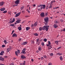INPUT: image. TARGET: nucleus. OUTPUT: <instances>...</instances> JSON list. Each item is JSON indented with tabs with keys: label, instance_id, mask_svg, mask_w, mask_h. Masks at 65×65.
I'll use <instances>...</instances> for the list:
<instances>
[{
	"label": "nucleus",
	"instance_id": "1",
	"mask_svg": "<svg viewBox=\"0 0 65 65\" xmlns=\"http://www.w3.org/2000/svg\"><path fill=\"white\" fill-rule=\"evenodd\" d=\"M20 0H17L15 2V3L16 5H14L13 6V7H15V6H18V4H19L20 3Z\"/></svg>",
	"mask_w": 65,
	"mask_h": 65
},
{
	"label": "nucleus",
	"instance_id": "2",
	"mask_svg": "<svg viewBox=\"0 0 65 65\" xmlns=\"http://www.w3.org/2000/svg\"><path fill=\"white\" fill-rule=\"evenodd\" d=\"M43 27L44 30H45L47 31L48 30V27H50V26L49 25L44 26Z\"/></svg>",
	"mask_w": 65,
	"mask_h": 65
},
{
	"label": "nucleus",
	"instance_id": "3",
	"mask_svg": "<svg viewBox=\"0 0 65 65\" xmlns=\"http://www.w3.org/2000/svg\"><path fill=\"white\" fill-rule=\"evenodd\" d=\"M42 8L41 7V5H39L38 6V10L39 11H41V10H42Z\"/></svg>",
	"mask_w": 65,
	"mask_h": 65
},
{
	"label": "nucleus",
	"instance_id": "4",
	"mask_svg": "<svg viewBox=\"0 0 65 65\" xmlns=\"http://www.w3.org/2000/svg\"><path fill=\"white\" fill-rule=\"evenodd\" d=\"M26 49L25 48H24L22 51V52H21V54H25L26 53L25 52V51H26Z\"/></svg>",
	"mask_w": 65,
	"mask_h": 65
},
{
	"label": "nucleus",
	"instance_id": "5",
	"mask_svg": "<svg viewBox=\"0 0 65 65\" xmlns=\"http://www.w3.org/2000/svg\"><path fill=\"white\" fill-rule=\"evenodd\" d=\"M17 51H15V54L16 55H17V56H18V54H19L20 53V50H18Z\"/></svg>",
	"mask_w": 65,
	"mask_h": 65
},
{
	"label": "nucleus",
	"instance_id": "6",
	"mask_svg": "<svg viewBox=\"0 0 65 65\" xmlns=\"http://www.w3.org/2000/svg\"><path fill=\"white\" fill-rule=\"evenodd\" d=\"M44 20L45 23H47V22H48V17H46L45 18Z\"/></svg>",
	"mask_w": 65,
	"mask_h": 65
},
{
	"label": "nucleus",
	"instance_id": "7",
	"mask_svg": "<svg viewBox=\"0 0 65 65\" xmlns=\"http://www.w3.org/2000/svg\"><path fill=\"white\" fill-rule=\"evenodd\" d=\"M41 7H42V9H45V5H41Z\"/></svg>",
	"mask_w": 65,
	"mask_h": 65
},
{
	"label": "nucleus",
	"instance_id": "8",
	"mask_svg": "<svg viewBox=\"0 0 65 65\" xmlns=\"http://www.w3.org/2000/svg\"><path fill=\"white\" fill-rule=\"evenodd\" d=\"M4 58H3L2 56H0V61H4Z\"/></svg>",
	"mask_w": 65,
	"mask_h": 65
},
{
	"label": "nucleus",
	"instance_id": "9",
	"mask_svg": "<svg viewBox=\"0 0 65 65\" xmlns=\"http://www.w3.org/2000/svg\"><path fill=\"white\" fill-rule=\"evenodd\" d=\"M21 57L22 59H25L26 58V57L24 56L23 55H21Z\"/></svg>",
	"mask_w": 65,
	"mask_h": 65
},
{
	"label": "nucleus",
	"instance_id": "10",
	"mask_svg": "<svg viewBox=\"0 0 65 65\" xmlns=\"http://www.w3.org/2000/svg\"><path fill=\"white\" fill-rule=\"evenodd\" d=\"M20 14H21V13L20 12H19L15 16V17L16 18H17V17H19L20 15Z\"/></svg>",
	"mask_w": 65,
	"mask_h": 65
},
{
	"label": "nucleus",
	"instance_id": "11",
	"mask_svg": "<svg viewBox=\"0 0 65 65\" xmlns=\"http://www.w3.org/2000/svg\"><path fill=\"white\" fill-rule=\"evenodd\" d=\"M21 21L20 20H18L17 21H16V23H15V24H18V23H20Z\"/></svg>",
	"mask_w": 65,
	"mask_h": 65
},
{
	"label": "nucleus",
	"instance_id": "12",
	"mask_svg": "<svg viewBox=\"0 0 65 65\" xmlns=\"http://www.w3.org/2000/svg\"><path fill=\"white\" fill-rule=\"evenodd\" d=\"M41 16V17H44V13H42L40 14Z\"/></svg>",
	"mask_w": 65,
	"mask_h": 65
},
{
	"label": "nucleus",
	"instance_id": "13",
	"mask_svg": "<svg viewBox=\"0 0 65 65\" xmlns=\"http://www.w3.org/2000/svg\"><path fill=\"white\" fill-rule=\"evenodd\" d=\"M4 3H5L4 2H1V3H0V6H3V4H4Z\"/></svg>",
	"mask_w": 65,
	"mask_h": 65
},
{
	"label": "nucleus",
	"instance_id": "14",
	"mask_svg": "<svg viewBox=\"0 0 65 65\" xmlns=\"http://www.w3.org/2000/svg\"><path fill=\"white\" fill-rule=\"evenodd\" d=\"M17 35L15 34H14L12 35V37H17Z\"/></svg>",
	"mask_w": 65,
	"mask_h": 65
},
{
	"label": "nucleus",
	"instance_id": "15",
	"mask_svg": "<svg viewBox=\"0 0 65 65\" xmlns=\"http://www.w3.org/2000/svg\"><path fill=\"white\" fill-rule=\"evenodd\" d=\"M11 50V49L10 48H8L7 49V52H9V51H10Z\"/></svg>",
	"mask_w": 65,
	"mask_h": 65
},
{
	"label": "nucleus",
	"instance_id": "16",
	"mask_svg": "<svg viewBox=\"0 0 65 65\" xmlns=\"http://www.w3.org/2000/svg\"><path fill=\"white\" fill-rule=\"evenodd\" d=\"M5 10V9L4 8H2L0 9V10L2 11H3Z\"/></svg>",
	"mask_w": 65,
	"mask_h": 65
},
{
	"label": "nucleus",
	"instance_id": "17",
	"mask_svg": "<svg viewBox=\"0 0 65 65\" xmlns=\"http://www.w3.org/2000/svg\"><path fill=\"white\" fill-rule=\"evenodd\" d=\"M57 27H58V26L57 25V24H55L54 25V28H57Z\"/></svg>",
	"mask_w": 65,
	"mask_h": 65
},
{
	"label": "nucleus",
	"instance_id": "18",
	"mask_svg": "<svg viewBox=\"0 0 65 65\" xmlns=\"http://www.w3.org/2000/svg\"><path fill=\"white\" fill-rule=\"evenodd\" d=\"M44 30L43 27H40L39 28V30L40 31H41V30Z\"/></svg>",
	"mask_w": 65,
	"mask_h": 65
},
{
	"label": "nucleus",
	"instance_id": "19",
	"mask_svg": "<svg viewBox=\"0 0 65 65\" xmlns=\"http://www.w3.org/2000/svg\"><path fill=\"white\" fill-rule=\"evenodd\" d=\"M30 29V27H26V31H28V30Z\"/></svg>",
	"mask_w": 65,
	"mask_h": 65
},
{
	"label": "nucleus",
	"instance_id": "20",
	"mask_svg": "<svg viewBox=\"0 0 65 65\" xmlns=\"http://www.w3.org/2000/svg\"><path fill=\"white\" fill-rule=\"evenodd\" d=\"M27 44V42H25L22 43V45H25V44Z\"/></svg>",
	"mask_w": 65,
	"mask_h": 65
},
{
	"label": "nucleus",
	"instance_id": "21",
	"mask_svg": "<svg viewBox=\"0 0 65 65\" xmlns=\"http://www.w3.org/2000/svg\"><path fill=\"white\" fill-rule=\"evenodd\" d=\"M42 41V39L39 40V39L38 38V39H36V42L37 41Z\"/></svg>",
	"mask_w": 65,
	"mask_h": 65
},
{
	"label": "nucleus",
	"instance_id": "22",
	"mask_svg": "<svg viewBox=\"0 0 65 65\" xmlns=\"http://www.w3.org/2000/svg\"><path fill=\"white\" fill-rule=\"evenodd\" d=\"M18 29L19 30H22V27H18Z\"/></svg>",
	"mask_w": 65,
	"mask_h": 65
},
{
	"label": "nucleus",
	"instance_id": "23",
	"mask_svg": "<svg viewBox=\"0 0 65 65\" xmlns=\"http://www.w3.org/2000/svg\"><path fill=\"white\" fill-rule=\"evenodd\" d=\"M30 42L31 43L34 44V41L31 40L30 41Z\"/></svg>",
	"mask_w": 65,
	"mask_h": 65
},
{
	"label": "nucleus",
	"instance_id": "24",
	"mask_svg": "<svg viewBox=\"0 0 65 65\" xmlns=\"http://www.w3.org/2000/svg\"><path fill=\"white\" fill-rule=\"evenodd\" d=\"M37 25V22H36L34 24V26H35V27H36V26Z\"/></svg>",
	"mask_w": 65,
	"mask_h": 65
},
{
	"label": "nucleus",
	"instance_id": "25",
	"mask_svg": "<svg viewBox=\"0 0 65 65\" xmlns=\"http://www.w3.org/2000/svg\"><path fill=\"white\" fill-rule=\"evenodd\" d=\"M38 50L40 51L41 50V47L40 46L39 47Z\"/></svg>",
	"mask_w": 65,
	"mask_h": 65
},
{
	"label": "nucleus",
	"instance_id": "26",
	"mask_svg": "<svg viewBox=\"0 0 65 65\" xmlns=\"http://www.w3.org/2000/svg\"><path fill=\"white\" fill-rule=\"evenodd\" d=\"M34 35L37 36H38V34L37 33H35L34 34Z\"/></svg>",
	"mask_w": 65,
	"mask_h": 65
},
{
	"label": "nucleus",
	"instance_id": "27",
	"mask_svg": "<svg viewBox=\"0 0 65 65\" xmlns=\"http://www.w3.org/2000/svg\"><path fill=\"white\" fill-rule=\"evenodd\" d=\"M4 43H5V44H7V41L6 40H4Z\"/></svg>",
	"mask_w": 65,
	"mask_h": 65
},
{
	"label": "nucleus",
	"instance_id": "28",
	"mask_svg": "<svg viewBox=\"0 0 65 65\" xmlns=\"http://www.w3.org/2000/svg\"><path fill=\"white\" fill-rule=\"evenodd\" d=\"M60 59L61 61H62V60H63V57H62L60 56Z\"/></svg>",
	"mask_w": 65,
	"mask_h": 65
},
{
	"label": "nucleus",
	"instance_id": "29",
	"mask_svg": "<svg viewBox=\"0 0 65 65\" xmlns=\"http://www.w3.org/2000/svg\"><path fill=\"white\" fill-rule=\"evenodd\" d=\"M54 23H59V22L57 21V20H55Z\"/></svg>",
	"mask_w": 65,
	"mask_h": 65
},
{
	"label": "nucleus",
	"instance_id": "30",
	"mask_svg": "<svg viewBox=\"0 0 65 65\" xmlns=\"http://www.w3.org/2000/svg\"><path fill=\"white\" fill-rule=\"evenodd\" d=\"M55 43H56V44H57V45H58V41H55Z\"/></svg>",
	"mask_w": 65,
	"mask_h": 65
},
{
	"label": "nucleus",
	"instance_id": "31",
	"mask_svg": "<svg viewBox=\"0 0 65 65\" xmlns=\"http://www.w3.org/2000/svg\"><path fill=\"white\" fill-rule=\"evenodd\" d=\"M36 42V43L38 44V45H39V44L40 43V42L37 41Z\"/></svg>",
	"mask_w": 65,
	"mask_h": 65
},
{
	"label": "nucleus",
	"instance_id": "32",
	"mask_svg": "<svg viewBox=\"0 0 65 65\" xmlns=\"http://www.w3.org/2000/svg\"><path fill=\"white\" fill-rule=\"evenodd\" d=\"M10 26H13V27H14V24H10Z\"/></svg>",
	"mask_w": 65,
	"mask_h": 65
},
{
	"label": "nucleus",
	"instance_id": "33",
	"mask_svg": "<svg viewBox=\"0 0 65 65\" xmlns=\"http://www.w3.org/2000/svg\"><path fill=\"white\" fill-rule=\"evenodd\" d=\"M13 22L12 21V20H11V21H10L9 22V23L10 24H12V23H13Z\"/></svg>",
	"mask_w": 65,
	"mask_h": 65
},
{
	"label": "nucleus",
	"instance_id": "34",
	"mask_svg": "<svg viewBox=\"0 0 65 65\" xmlns=\"http://www.w3.org/2000/svg\"><path fill=\"white\" fill-rule=\"evenodd\" d=\"M24 6H23L21 7V10H23V9H24Z\"/></svg>",
	"mask_w": 65,
	"mask_h": 65
},
{
	"label": "nucleus",
	"instance_id": "35",
	"mask_svg": "<svg viewBox=\"0 0 65 65\" xmlns=\"http://www.w3.org/2000/svg\"><path fill=\"white\" fill-rule=\"evenodd\" d=\"M55 2V0L52 1L51 2V4H52V3H53V2Z\"/></svg>",
	"mask_w": 65,
	"mask_h": 65
},
{
	"label": "nucleus",
	"instance_id": "36",
	"mask_svg": "<svg viewBox=\"0 0 65 65\" xmlns=\"http://www.w3.org/2000/svg\"><path fill=\"white\" fill-rule=\"evenodd\" d=\"M6 12H7V11L6 10L5 11L3 12V13H6Z\"/></svg>",
	"mask_w": 65,
	"mask_h": 65
},
{
	"label": "nucleus",
	"instance_id": "37",
	"mask_svg": "<svg viewBox=\"0 0 65 65\" xmlns=\"http://www.w3.org/2000/svg\"><path fill=\"white\" fill-rule=\"evenodd\" d=\"M44 41H45V42H46V41H47V39H44Z\"/></svg>",
	"mask_w": 65,
	"mask_h": 65
},
{
	"label": "nucleus",
	"instance_id": "38",
	"mask_svg": "<svg viewBox=\"0 0 65 65\" xmlns=\"http://www.w3.org/2000/svg\"><path fill=\"white\" fill-rule=\"evenodd\" d=\"M48 65H52V63L51 62H49L48 63Z\"/></svg>",
	"mask_w": 65,
	"mask_h": 65
},
{
	"label": "nucleus",
	"instance_id": "39",
	"mask_svg": "<svg viewBox=\"0 0 65 65\" xmlns=\"http://www.w3.org/2000/svg\"><path fill=\"white\" fill-rule=\"evenodd\" d=\"M50 55L51 56H53V53H51L50 54Z\"/></svg>",
	"mask_w": 65,
	"mask_h": 65
},
{
	"label": "nucleus",
	"instance_id": "40",
	"mask_svg": "<svg viewBox=\"0 0 65 65\" xmlns=\"http://www.w3.org/2000/svg\"><path fill=\"white\" fill-rule=\"evenodd\" d=\"M48 45H50L51 44V42H50V41L48 42Z\"/></svg>",
	"mask_w": 65,
	"mask_h": 65
},
{
	"label": "nucleus",
	"instance_id": "41",
	"mask_svg": "<svg viewBox=\"0 0 65 65\" xmlns=\"http://www.w3.org/2000/svg\"><path fill=\"white\" fill-rule=\"evenodd\" d=\"M26 63V61H24V62H23V65H25V64Z\"/></svg>",
	"mask_w": 65,
	"mask_h": 65
},
{
	"label": "nucleus",
	"instance_id": "42",
	"mask_svg": "<svg viewBox=\"0 0 65 65\" xmlns=\"http://www.w3.org/2000/svg\"><path fill=\"white\" fill-rule=\"evenodd\" d=\"M21 40H22V38H20L18 39V40H19V41H21Z\"/></svg>",
	"mask_w": 65,
	"mask_h": 65
},
{
	"label": "nucleus",
	"instance_id": "43",
	"mask_svg": "<svg viewBox=\"0 0 65 65\" xmlns=\"http://www.w3.org/2000/svg\"><path fill=\"white\" fill-rule=\"evenodd\" d=\"M12 21V22L13 23V22L15 21V19H14V18L13 19V20Z\"/></svg>",
	"mask_w": 65,
	"mask_h": 65
},
{
	"label": "nucleus",
	"instance_id": "44",
	"mask_svg": "<svg viewBox=\"0 0 65 65\" xmlns=\"http://www.w3.org/2000/svg\"><path fill=\"white\" fill-rule=\"evenodd\" d=\"M9 65H14V64H13V63L12 62L10 64H9Z\"/></svg>",
	"mask_w": 65,
	"mask_h": 65
},
{
	"label": "nucleus",
	"instance_id": "45",
	"mask_svg": "<svg viewBox=\"0 0 65 65\" xmlns=\"http://www.w3.org/2000/svg\"><path fill=\"white\" fill-rule=\"evenodd\" d=\"M1 52H2V54H4V51H2Z\"/></svg>",
	"mask_w": 65,
	"mask_h": 65
},
{
	"label": "nucleus",
	"instance_id": "46",
	"mask_svg": "<svg viewBox=\"0 0 65 65\" xmlns=\"http://www.w3.org/2000/svg\"><path fill=\"white\" fill-rule=\"evenodd\" d=\"M52 7V4H50V6L49 7V8H51Z\"/></svg>",
	"mask_w": 65,
	"mask_h": 65
},
{
	"label": "nucleus",
	"instance_id": "47",
	"mask_svg": "<svg viewBox=\"0 0 65 65\" xmlns=\"http://www.w3.org/2000/svg\"><path fill=\"white\" fill-rule=\"evenodd\" d=\"M0 55H1V56H2L3 55V54H2V52H1L0 53Z\"/></svg>",
	"mask_w": 65,
	"mask_h": 65
},
{
	"label": "nucleus",
	"instance_id": "48",
	"mask_svg": "<svg viewBox=\"0 0 65 65\" xmlns=\"http://www.w3.org/2000/svg\"><path fill=\"white\" fill-rule=\"evenodd\" d=\"M60 21H61V22H62V23H63V22H64V21L62 19H61L60 20Z\"/></svg>",
	"mask_w": 65,
	"mask_h": 65
},
{
	"label": "nucleus",
	"instance_id": "49",
	"mask_svg": "<svg viewBox=\"0 0 65 65\" xmlns=\"http://www.w3.org/2000/svg\"><path fill=\"white\" fill-rule=\"evenodd\" d=\"M25 11H22V13H25Z\"/></svg>",
	"mask_w": 65,
	"mask_h": 65
},
{
	"label": "nucleus",
	"instance_id": "50",
	"mask_svg": "<svg viewBox=\"0 0 65 65\" xmlns=\"http://www.w3.org/2000/svg\"><path fill=\"white\" fill-rule=\"evenodd\" d=\"M2 47H5V45H2Z\"/></svg>",
	"mask_w": 65,
	"mask_h": 65
},
{
	"label": "nucleus",
	"instance_id": "51",
	"mask_svg": "<svg viewBox=\"0 0 65 65\" xmlns=\"http://www.w3.org/2000/svg\"><path fill=\"white\" fill-rule=\"evenodd\" d=\"M61 48V47H59L57 48V50H59Z\"/></svg>",
	"mask_w": 65,
	"mask_h": 65
},
{
	"label": "nucleus",
	"instance_id": "52",
	"mask_svg": "<svg viewBox=\"0 0 65 65\" xmlns=\"http://www.w3.org/2000/svg\"><path fill=\"white\" fill-rule=\"evenodd\" d=\"M43 57L44 58H47V57H46L45 55Z\"/></svg>",
	"mask_w": 65,
	"mask_h": 65
},
{
	"label": "nucleus",
	"instance_id": "53",
	"mask_svg": "<svg viewBox=\"0 0 65 65\" xmlns=\"http://www.w3.org/2000/svg\"><path fill=\"white\" fill-rule=\"evenodd\" d=\"M41 60H43V59H44V58H43V57H41Z\"/></svg>",
	"mask_w": 65,
	"mask_h": 65
},
{
	"label": "nucleus",
	"instance_id": "54",
	"mask_svg": "<svg viewBox=\"0 0 65 65\" xmlns=\"http://www.w3.org/2000/svg\"><path fill=\"white\" fill-rule=\"evenodd\" d=\"M31 60L32 62H33L34 61V59H31Z\"/></svg>",
	"mask_w": 65,
	"mask_h": 65
},
{
	"label": "nucleus",
	"instance_id": "55",
	"mask_svg": "<svg viewBox=\"0 0 65 65\" xmlns=\"http://www.w3.org/2000/svg\"><path fill=\"white\" fill-rule=\"evenodd\" d=\"M41 44L42 45H44V42L42 43H41Z\"/></svg>",
	"mask_w": 65,
	"mask_h": 65
},
{
	"label": "nucleus",
	"instance_id": "56",
	"mask_svg": "<svg viewBox=\"0 0 65 65\" xmlns=\"http://www.w3.org/2000/svg\"><path fill=\"white\" fill-rule=\"evenodd\" d=\"M46 23H44L45 25H46L48 23V22H46Z\"/></svg>",
	"mask_w": 65,
	"mask_h": 65
},
{
	"label": "nucleus",
	"instance_id": "57",
	"mask_svg": "<svg viewBox=\"0 0 65 65\" xmlns=\"http://www.w3.org/2000/svg\"><path fill=\"white\" fill-rule=\"evenodd\" d=\"M34 25L32 24V25H31V27H34Z\"/></svg>",
	"mask_w": 65,
	"mask_h": 65
},
{
	"label": "nucleus",
	"instance_id": "58",
	"mask_svg": "<svg viewBox=\"0 0 65 65\" xmlns=\"http://www.w3.org/2000/svg\"><path fill=\"white\" fill-rule=\"evenodd\" d=\"M36 52L37 53H39V51H38V50H37V51H36Z\"/></svg>",
	"mask_w": 65,
	"mask_h": 65
},
{
	"label": "nucleus",
	"instance_id": "59",
	"mask_svg": "<svg viewBox=\"0 0 65 65\" xmlns=\"http://www.w3.org/2000/svg\"><path fill=\"white\" fill-rule=\"evenodd\" d=\"M36 5L35 4H34L33 5V7H35V6H36Z\"/></svg>",
	"mask_w": 65,
	"mask_h": 65
},
{
	"label": "nucleus",
	"instance_id": "60",
	"mask_svg": "<svg viewBox=\"0 0 65 65\" xmlns=\"http://www.w3.org/2000/svg\"><path fill=\"white\" fill-rule=\"evenodd\" d=\"M45 14L46 15H47V14H48V13H45Z\"/></svg>",
	"mask_w": 65,
	"mask_h": 65
},
{
	"label": "nucleus",
	"instance_id": "61",
	"mask_svg": "<svg viewBox=\"0 0 65 65\" xmlns=\"http://www.w3.org/2000/svg\"><path fill=\"white\" fill-rule=\"evenodd\" d=\"M62 54L61 53H59V56H61L62 55Z\"/></svg>",
	"mask_w": 65,
	"mask_h": 65
},
{
	"label": "nucleus",
	"instance_id": "62",
	"mask_svg": "<svg viewBox=\"0 0 65 65\" xmlns=\"http://www.w3.org/2000/svg\"><path fill=\"white\" fill-rule=\"evenodd\" d=\"M46 8L47 9H48V7L47 6H46Z\"/></svg>",
	"mask_w": 65,
	"mask_h": 65
},
{
	"label": "nucleus",
	"instance_id": "63",
	"mask_svg": "<svg viewBox=\"0 0 65 65\" xmlns=\"http://www.w3.org/2000/svg\"><path fill=\"white\" fill-rule=\"evenodd\" d=\"M63 31H65V29L64 28L63 30Z\"/></svg>",
	"mask_w": 65,
	"mask_h": 65
},
{
	"label": "nucleus",
	"instance_id": "64",
	"mask_svg": "<svg viewBox=\"0 0 65 65\" xmlns=\"http://www.w3.org/2000/svg\"><path fill=\"white\" fill-rule=\"evenodd\" d=\"M0 65H4V64H0Z\"/></svg>",
	"mask_w": 65,
	"mask_h": 65
}]
</instances>
